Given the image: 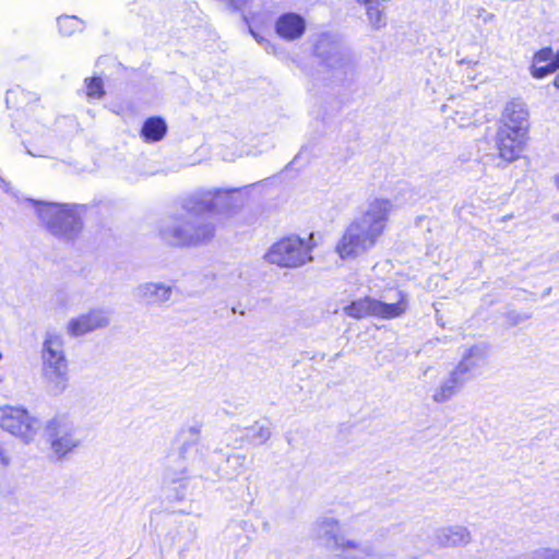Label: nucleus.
<instances>
[{"label":"nucleus","mask_w":559,"mask_h":559,"mask_svg":"<svg viewBox=\"0 0 559 559\" xmlns=\"http://www.w3.org/2000/svg\"><path fill=\"white\" fill-rule=\"evenodd\" d=\"M554 85L559 90V73L557 74V76L554 80Z\"/></svg>","instance_id":"nucleus-32"},{"label":"nucleus","mask_w":559,"mask_h":559,"mask_svg":"<svg viewBox=\"0 0 559 559\" xmlns=\"http://www.w3.org/2000/svg\"><path fill=\"white\" fill-rule=\"evenodd\" d=\"M86 96L90 99H100L105 95L104 84L100 78L85 79Z\"/></svg>","instance_id":"nucleus-25"},{"label":"nucleus","mask_w":559,"mask_h":559,"mask_svg":"<svg viewBox=\"0 0 559 559\" xmlns=\"http://www.w3.org/2000/svg\"><path fill=\"white\" fill-rule=\"evenodd\" d=\"M528 110L521 99H513L506 104L500 118L498 128L518 130L523 129V133L528 132Z\"/></svg>","instance_id":"nucleus-15"},{"label":"nucleus","mask_w":559,"mask_h":559,"mask_svg":"<svg viewBox=\"0 0 559 559\" xmlns=\"http://www.w3.org/2000/svg\"><path fill=\"white\" fill-rule=\"evenodd\" d=\"M407 310L406 295L402 290H390L381 299L365 297L344 308L345 314L354 319L377 317L390 320L403 316Z\"/></svg>","instance_id":"nucleus-5"},{"label":"nucleus","mask_w":559,"mask_h":559,"mask_svg":"<svg viewBox=\"0 0 559 559\" xmlns=\"http://www.w3.org/2000/svg\"><path fill=\"white\" fill-rule=\"evenodd\" d=\"M246 461L247 459L242 454H231L227 456V467L222 471L219 476L226 479H234L237 475L245 472Z\"/></svg>","instance_id":"nucleus-23"},{"label":"nucleus","mask_w":559,"mask_h":559,"mask_svg":"<svg viewBox=\"0 0 559 559\" xmlns=\"http://www.w3.org/2000/svg\"><path fill=\"white\" fill-rule=\"evenodd\" d=\"M537 64L538 63L533 62L532 66V75L536 79H543L559 69V62L556 58L546 66L538 67Z\"/></svg>","instance_id":"nucleus-26"},{"label":"nucleus","mask_w":559,"mask_h":559,"mask_svg":"<svg viewBox=\"0 0 559 559\" xmlns=\"http://www.w3.org/2000/svg\"><path fill=\"white\" fill-rule=\"evenodd\" d=\"M360 3L366 7L367 17L373 29H380L386 25L384 7L380 1L368 0Z\"/></svg>","instance_id":"nucleus-22"},{"label":"nucleus","mask_w":559,"mask_h":559,"mask_svg":"<svg viewBox=\"0 0 559 559\" xmlns=\"http://www.w3.org/2000/svg\"><path fill=\"white\" fill-rule=\"evenodd\" d=\"M174 216L163 222L160 238L175 247H194L210 242L215 236V225L204 214Z\"/></svg>","instance_id":"nucleus-1"},{"label":"nucleus","mask_w":559,"mask_h":559,"mask_svg":"<svg viewBox=\"0 0 559 559\" xmlns=\"http://www.w3.org/2000/svg\"><path fill=\"white\" fill-rule=\"evenodd\" d=\"M35 205L40 225L56 237L74 240L82 231V207L78 204H61L31 200Z\"/></svg>","instance_id":"nucleus-3"},{"label":"nucleus","mask_w":559,"mask_h":559,"mask_svg":"<svg viewBox=\"0 0 559 559\" xmlns=\"http://www.w3.org/2000/svg\"><path fill=\"white\" fill-rule=\"evenodd\" d=\"M466 383V381L452 369L448 377L435 389L432 400L436 403H445L452 399Z\"/></svg>","instance_id":"nucleus-19"},{"label":"nucleus","mask_w":559,"mask_h":559,"mask_svg":"<svg viewBox=\"0 0 559 559\" xmlns=\"http://www.w3.org/2000/svg\"><path fill=\"white\" fill-rule=\"evenodd\" d=\"M275 31L277 35L286 40L300 38L306 31L305 19L294 12L282 14L276 23Z\"/></svg>","instance_id":"nucleus-17"},{"label":"nucleus","mask_w":559,"mask_h":559,"mask_svg":"<svg viewBox=\"0 0 559 559\" xmlns=\"http://www.w3.org/2000/svg\"><path fill=\"white\" fill-rule=\"evenodd\" d=\"M58 26L61 34L71 36L83 28V22L74 15H64L58 19Z\"/></svg>","instance_id":"nucleus-24"},{"label":"nucleus","mask_w":559,"mask_h":559,"mask_svg":"<svg viewBox=\"0 0 559 559\" xmlns=\"http://www.w3.org/2000/svg\"><path fill=\"white\" fill-rule=\"evenodd\" d=\"M493 15L491 13H488L484 22H490L492 20Z\"/></svg>","instance_id":"nucleus-33"},{"label":"nucleus","mask_w":559,"mask_h":559,"mask_svg":"<svg viewBox=\"0 0 559 559\" xmlns=\"http://www.w3.org/2000/svg\"><path fill=\"white\" fill-rule=\"evenodd\" d=\"M135 296L147 306H162L173 295V287L162 282H146L136 286Z\"/></svg>","instance_id":"nucleus-16"},{"label":"nucleus","mask_w":559,"mask_h":559,"mask_svg":"<svg viewBox=\"0 0 559 559\" xmlns=\"http://www.w3.org/2000/svg\"><path fill=\"white\" fill-rule=\"evenodd\" d=\"M250 33L253 36V38L267 51L271 52L273 50V46L271 43L262 37L260 34L255 33L252 28H250Z\"/></svg>","instance_id":"nucleus-30"},{"label":"nucleus","mask_w":559,"mask_h":559,"mask_svg":"<svg viewBox=\"0 0 559 559\" xmlns=\"http://www.w3.org/2000/svg\"><path fill=\"white\" fill-rule=\"evenodd\" d=\"M527 134L523 129L518 130L498 128L496 133V147L499 157L508 163L516 160L525 148Z\"/></svg>","instance_id":"nucleus-13"},{"label":"nucleus","mask_w":559,"mask_h":559,"mask_svg":"<svg viewBox=\"0 0 559 559\" xmlns=\"http://www.w3.org/2000/svg\"><path fill=\"white\" fill-rule=\"evenodd\" d=\"M537 559H559V549L544 548L536 551Z\"/></svg>","instance_id":"nucleus-29"},{"label":"nucleus","mask_w":559,"mask_h":559,"mask_svg":"<svg viewBox=\"0 0 559 559\" xmlns=\"http://www.w3.org/2000/svg\"><path fill=\"white\" fill-rule=\"evenodd\" d=\"M314 51L329 67L342 66L344 59L341 44L329 35H322L317 40Z\"/></svg>","instance_id":"nucleus-18"},{"label":"nucleus","mask_w":559,"mask_h":559,"mask_svg":"<svg viewBox=\"0 0 559 559\" xmlns=\"http://www.w3.org/2000/svg\"><path fill=\"white\" fill-rule=\"evenodd\" d=\"M264 259L281 267L297 269L312 261L311 246L297 236H290L273 243Z\"/></svg>","instance_id":"nucleus-8"},{"label":"nucleus","mask_w":559,"mask_h":559,"mask_svg":"<svg viewBox=\"0 0 559 559\" xmlns=\"http://www.w3.org/2000/svg\"><path fill=\"white\" fill-rule=\"evenodd\" d=\"M237 190H198L183 197L180 206L183 212L190 214H225L234 206L231 193Z\"/></svg>","instance_id":"nucleus-7"},{"label":"nucleus","mask_w":559,"mask_h":559,"mask_svg":"<svg viewBox=\"0 0 559 559\" xmlns=\"http://www.w3.org/2000/svg\"><path fill=\"white\" fill-rule=\"evenodd\" d=\"M483 354L478 347H471L462 357L461 361L453 368L466 382L480 368Z\"/></svg>","instance_id":"nucleus-20"},{"label":"nucleus","mask_w":559,"mask_h":559,"mask_svg":"<svg viewBox=\"0 0 559 559\" xmlns=\"http://www.w3.org/2000/svg\"><path fill=\"white\" fill-rule=\"evenodd\" d=\"M506 559H537L536 551L534 554L515 555Z\"/></svg>","instance_id":"nucleus-31"},{"label":"nucleus","mask_w":559,"mask_h":559,"mask_svg":"<svg viewBox=\"0 0 559 559\" xmlns=\"http://www.w3.org/2000/svg\"><path fill=\"white\" fill-rule=\"evenodd\" d=\"M392 210L393 204L390 200L377 198L368 203L366 210L355 221L379 239L385 230Z\"/></svg>","instance_id":"nucleus-11"},{"label":"nucleus","mask_w":559,"mask_h":559,"mask_svg":"<svg viewBox=\"0 0 559 559\" xmlns=\"http://www.w3.org/2000/svg\"><path fill=\"white\" fill-rule=\"evenodd\" d=\"M0 427L24 442L33 441L40 428V421L21 406H0Z\"/></svg>","instance_id":"nucleus-9"},{"label":"nucleus","mask_w":559,"mask_h":559,"mask_svg":"<svg viewBox=\"0 0 559 559\" xmlns=\"http://www.w3.org/2000/svg\"><path fill=\"white\" fill-rule=\"evenodd\" d=\"M167 132L166 122L159 117L148 118L141 129V135L147 143L158 142L164 139Z\"/></svg>","instance_id":"nucleus-21"},{"label":"nucleus","mask_w":559,"mask_h":559,"mask_svg":"<svg viewBox=\"0 0 559 559\" xmlns=\"http://www.w3.org/2000/svg\"><path fill=\"white\" fill-rule=\"evenodd\" d=\"M2 359V354L0 353V360Z\"/></svg>","instance_id":"nucleus-35"},{"label":"nucleus","mask_w":559,"mask_h":559,"mask_svg":"<svg viewBox=\"0 0 559 559\" xmlns=\"http://www.w3.org/2000/svg\"><path fill=\"white\" fill-rule=\"evenodd\" d=\"M433 540L440 548H464L473 542V535L467 526L451 524L438 527Z\"/></svg>","instance_id":"nucleus-14"},{"label":"nucleus","mask_w":559,"mask_h":559,"mask_svg":"<svg viewBox=\"0 0 559 559\" xmlns=\"http://www.w3.org/2000/svg\"><path fill=\"white\" fill-rule=\"evenodd\" d=\"M251 435H248L252 440H258L260 443H264L271 437V431L267 427L254 426L250 429Z\"/></svg>","instance_id":"nucleus-27"},{"label":"nucleus","mask_w":559,"mask_h":559,"mask_svg":"<svg viewBox=\"0 0 559 559\" xmlns=\"http://www.w3.org/2000/svg\"><path fill=\"white\" fill-rule=\"evenodd\" d=\"M41 376L48 389L55 394L62 393L69 381V362L64 350V340L60 333H45L40 349Z\"/></svg>","instance_id":"nucleus-4"},{"label":"nucleus","mask_w":559,"mask_h":559,"mask_svg":"<svg viewBox=\"0 0 559 559\" xmlns=\"http://www.w3.org/2000/svg\"><path fill=\"white\" fill-rule=\"evenodd\" d=\"M378 240L377 237L354 219L337 241L335 251L343 260H354L371 250Z\"/></svg>","instance_id":"nucleus-10"},{"label":"nucleus","mask_w":559,"mask_h":559,"mask_svg":"<svg viewBox=\"0 0 559 559\" xmlns=\"http://www.w3.org/2000/svg\"><path fill=\"white\" fill-rule=\"evenodd\" d=\"M110 324V313L108 310L95 308L85 313L71 318L66 326L70 336L80 337L96 330H102Z\"/></svg>","instance_id":"nucleus-12"},{"label":"nucleus","mask_w":559,"mask_h":559,"mask_svg":"<svg viewBox=\"0 0 559 559\" xmlns=\"http://www.w3.org/2000/svg\"><path fill=\"white\" fill-rule=\"evenodd\" d=\"M312 534L336 558L367 559L372 556L371 547L354 538L335 518L324 516L317 520Z\"/></svg>","instance_id":"nucleus-2"},{"label":"nucleus","mask_w":559,"mask_h":559,"mask_svg":"<svg viewBox=\"0 0 559 559\" xmlns=\"http://www.w3.org/2000/svg\"><path fill=\"white\" fill-rule=\"evenodd\" d=\"M44 433L51 455L58 461L72 454L83 442L79 427L67 415H56L49 419Z\"/></svg>","instance_id":"nucleus-6"},{"label":"nucleus","mask_w":559,"mask_h":559,"mask_svg":"<svg viewBox=\"0 0 559 559\" xmlns=\"http://www.w3.org/2000/svg\"><path fill=\"white\" fill-rule=\"evenodd\" d=\"M555 58H556V55L554 53L551 48H544L534 55L533 62H535V63L551 62V60H554Z\"/></svg>","instance_id":"nucleus-28"},{"label":"nucleus","mask_w":559,"mask_h":559,"mask_svg":"<svg viewBox=\"0 0 559 559\" xmlns=\"http://www.w3.org/2000/svg\"><path fill=\"white\" fill-rule=\"evenodd\" d=\"M554 180H555L557 188L559 189V174L555 176Z\"/></svg>","instance_id":"nucleus-34"}]
</instances>
